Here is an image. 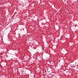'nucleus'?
Wrapping results in <instances>:
<instances>
[{
    "mask_svg": "<svg viewBox=\"0 0 78 78\" xmlns=\"http://www.w3.org/2000/svg\"><path fill=\"white\" fill-rule=\"evenodd\" d=\"M62 36H61V37H61V38H62Z\"/></svg>",
    "mask_w": 78,
    "mask_h": 78,
    "instance_id": "f257e3e1",
    "label": "nucleus"
}]
</instances>
